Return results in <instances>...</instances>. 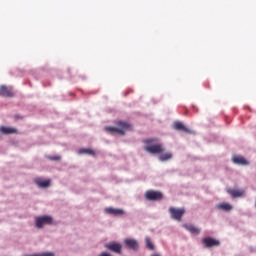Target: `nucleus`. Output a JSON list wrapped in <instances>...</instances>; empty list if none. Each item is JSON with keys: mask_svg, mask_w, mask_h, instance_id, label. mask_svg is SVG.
<instances>
[{"mask_svg": "<svg viewBox=\"0 0 256 256\" xmlns=\"http://www.w3.org/2000/svg\"><path fill=\"white\" fill-rule=\"evenodd\" d=\"M202 243L204 245V247H217L219 245V240H215L211 237H207V238H204L202 240Z\"/></svg>", "mask_w": 256, "mask_h": 256, "instance_id": "6e6552de", "label": "nucleus"}, {"mask_svg": "<svg viewBox=\"0 0 256 256\" xmlns=\"http://www.w3.org/2000/svg\"><path fill=\"white\" fill-rule=\"evenodd\" d=\"M145 199H147V201H161V199H163V193L160 191L148 190L145 193Z\"/></svg>", "mask_w": 256, "mask_h": 256, "instance_id": "20e7f679", "label": "nucleus"}, {"mask_svg": "<svg viewBox=\"0 0 256 256\" xmlns=\"http://www.w3.org/2000/svg\"><path fill=\"white\" fill-rule=\"evenodd\" d=\"M116 126L117 127H106L105 131L108 133H117V135H125V131H129L131 129V124L124 121H118Z\"/></svg>", "mask_w": 256, "mask_h": 256, "instance_id": "f03ea898", "label": "nucleus"}, {"mask_svg": "<svg viewBox=\"0 0 256 256\" xmlns=\"http://www.w3.org/2000/svg\"><path fill=\"white\" fill-rule=\"evenodd\" d=\"M174 128L176 131H183L184 133H191V130H189L185 125H183L182 122H175L174 123Z\"/></svg>", "mask_w": 256, "mask_h": 256, "instance_id": "dca6fc26", "label": "nucleus"}, {"mask_svg": "<svg viewBox=\"0 0 256 256\" xmlns=\"http://www.w3.org/2000/svg\"><path fill=\"white\" fill-rule=\"evenodd\" d=\"M170 217L174 219V221H181L183 215H185V208H169Z\"/></svg>", "mask_w": 256, "mask_h": 256, "instance_id": "7ed1b4c3", "label": "nucleus"}, {"mask_svg": "<svg viewBox=\"0 0 256 256\" xmlns=\"http://www.w3.org/2000/svg\"><path fill=\"white\" fill-rule=\"evenodd\" d=\"M152 256H160L159 254H153Z\"/></svg>", "mask_w": 256, "mask_h": 256, "instance_id": "4be33fe9", "label": "nucleus"}, {"mask_svg": "<svg viewBox=\"0 0 256 256\" xmlns=\"http://www.w3.org/2000/svg\"><path fill=\"white\" fill-rule=\"evenodd\" d=\"M105 248L109 251H113V253H121L122 246L119 243H108L105 244Z\"/></svg>", "mask_w": 256, "mask_h": 256, "instance_id": "1a4fd4ad", "label": "nucleus"}, {"mask_svg": "<svg viewBox=\"0 0 256 256\" xmlns=\"http://www.w3.org/2000/svg\"><path fill=\"white\" fill-rule=\"evenodd\" d=\"M145 243H146L147 249H149L150 251H153V249H155V247L153 246V242H151V239L146 238Z\"/></svg>", "mask_w": 256, "mask_h": 256, "instance_id": "aec40b11", "label": "nucleus"}, {"mask_svg": "<svg viewBox=\"0 0 256 256\" xmlns=\"http://www.w3.org/2000/svg\"><path fill=\"white\" fill-rule=\"evenodd\" d=\"M80 154L95 155V151L89 148H84L79 151Z\"/></svg>", "mask_w": 256, "mask_h": 256, "instance_id": "6ab92c4d", "label": "nucleus"}, {"mask_svg": "<svg viewBox=\"0 0 256 256\" xmlns=\"http://www.w3.org/2000/svg\"><path fill=\"white\" fill-rule=\"evenodd\" d=\"M184 228H186L192 235H199L201 233V230L192 224H184Z\"/></svg>", "mask_w": 256, "mask_h": 256, "instance_id": "f8f14e48", "label": "nucleus"}, {"mask_svg": "<svg viewBox=\"0 0 256 256\" xmlns=\"http://www.w3.org/2000/svg\"><path fill=\"white\" fill-rule=\"evenodd\" d=\"M124 244L128 249H132V251H137L139 249V243H137V240L135 239H125Z\"/></svg>", "mask_w": 256, "mask_h": 256, "instance_id": "0eeeda50", "label": "nucleus"}, {"mask_svg": "<svg viewBox=\"0 0 256 256\" xmlns=\"http://www.w3.org/2000/svg\"><path fill=\"white\" fill-rule=\"evenodd\" d=\"M227 193H229V195L235 199L237 197H243L245 190L228 189Z\"/></svg>", "mask_w": 256, "mask_h": 256, "instance_id": "ddd939ff", "label": "nucleus"}, {"mask_svg": "<svg viewBox=\"0 0 256 256\" xmlns=\"http://www.w3.org/2000/svg\"><path fill=\"white\" fill-rule=\"evenodd\" d=\"M216 209H219L220 211H231L233 209V206L227 202L220 203L216 205Z\"/></svg>", "mask_w": 256, "mask_h": 256, "instance_id": "f3484780", "label": "nucleus"}, {"mask_svg": "<svg viewBox=\"0 0 256 256\" xmlns=\"http://www.w3.org/2000/svg\"><path fill=\"white\" fill-rule=\"evenodd\" d=\"M37 186L41 187L42 189H47L51 185V180H43L41 178H36L34 180Z\"/></svg>", "mask_w": 256, "mask_h": 256, "instance_id": "9d476101", "label": "nucleus"}, {"mask_svg": "<svg viewBox=\"0 0 256 256\" xmlns=\"http://www.w3.org/2000/svg\"><path fill=\"white\" fill-rule=\"evenodd\" d=\"M232 161L236 165H249V161H247L245 159V157L240 156V155H236V156L232 157Z\"/></svg>", "mask_w": 256, "mask_h": 256, "instance_id": "9b49d317", "label": "nucleus"}, {"mask_svg": "<svg viewBox=\"0 0 256 256\" xmlns=\"http://www.w3.org/2000/svg\"><path fill=\"white\" fill-rule=\"evenodd\" d=\"M106 213H108V215H114V216H117V215H124V211L122 209H116V208H106L105 209Z\"/></svg>", "mask_w": 256, "mask_h": 256, "instance_id": "4468645a", "label": "nucleus"}, {"mask_svg": "<svg viewBox=\"0 0 256 256\" xmlns=\"http://www.w3.org/2000/svg\"><path fill=\"white\" fill-rule=\"evenodd\" d=\"M169 159H173V154L171 152H167L159 156V161H169Z\"/></svg>", "mask_w": 256, "mask_h": 256, "instance_id": "a211bd4d", "label": "nucleus"}, {"mask_svg": "<svg viewBox=\"0 0 256 256\" xmlns=\"http://www.w3.org/2000/svg\"><path fill=\"white\" fill-rule=\"evenodd\" d=\"M0 96L1 97H13V88L7 87L5 85L0 86Z\"/></svg>", "mask_w": 256, "mask_h": 256, "instance_id": "423d86ee", "label": "nucleus"}, {"mask_svg": "<svg viewBox=\"0 0 256 256\" xmlns=\"http://www.w3.org/2000/svg\"><path fill=\"white\" fill-rule=\"evenodd\" d=\"M48 159L50 161H61V156L60 155H57V156H50L48 157Z\"/></svg>", "mask_w": 256, "mask_h": 256, "instance_id": "412c9836", "label": "nucleus"}, {"mask_svg": "<svg viewBox=\"0 0 256 256\" xmlns=\"http://www.w3.org/2000/svg\"><path fill=\"white\" fill-rule=\"evenodd\" d=\"M0 133H2L3 135H11L13 133H17V129L11 128V127L1 126L0 127Z\"/></svg>", "mask_w": 256, "mask_h": 256, "instance_id": "2eb2a0df", "label": "nucleus"}, {"mask_svg": "<svg viewBox=\"0 0 256 256\" xmlns=\"http://www.w3.org/2000/svg\"><path fill=\"white\" fill-rule=\"evenodd\" d=\"M36 227L41 229L44 225H51L53 223V218L51 216H40L35 219Z\"/></svg>", "mask_w": 256, "mask_h": 256, "instance_id": "39448f33", "label": "nucleus"}, {"mask_svg": "<svg viewBox=\"0 0 256 256\" xmlns=\"http://www.w3.org/2000/svg\"><path fill=\"white\" fill-rule=\"evenodd\" d=\"M156 139H146L144 140L145 146L144 149L147 153H151L152 155H159V153H163L165 148H163V144L155 143Z\"/></svg>", "mask_w": 256, "mask_h": 256, "instance_id": "f257e3e1", "label": "nucleus"}]
</instances>
